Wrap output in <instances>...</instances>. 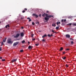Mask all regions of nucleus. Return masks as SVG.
Segmentation results:
<instances>
[{"label": "nucleus", "instance_id": "f257e3e1", "mask_svg": "<svg viewBox=\"0 0 76 76\" xmlns=\"http://www.w3.org/2000/svg\"><path fill=\"white\" fill-rule=\"evenodd\" d=\"M45 16H46V17H47L48 18H53V15H48V14H47L44 13V14L42 15V16L43 17H44Z\"/></svg>", "mask_w": 76, "mask_h": 76}, {"label": "nucleus", "instance_id": "f03ea898", "mask_svg": "<svg viewBox=\"0 0 76 76\" xmlns=\"http://www.w3.org/2000/svg\"><path fill=\"white\" fill-rule=\"evenodd\" d=\"M7 42L8 44H12L13 43V41H12V39L9 38L7 40Z\"/></svg>", "mask_w": 76, "mask_h": 76}, {"label": "nucleus", "instance_id": "7ed1b4c3", "mask_svg": "<svg viewBox=\"0 0 76 76\" xmlns=\"http://www.w3.org/2000/svg\"><path fill=\"white\" fill-rule=\"evenodd\" d=\"M20 35V34H16V36H14V38H18L19 37Z\"/></svg>", "mask_w": 76, "mask_h": 76}, {"label": "nucleus", "instance_id": "20e7f679", "mask_svg": "<svg viewBox=\"0 0 76 76\" xmlns=\"http://www.w3.org/2000/svg\"><path fill=\"white\" fill-rule=\"evenodd\" d=\"M19 44V42H15L14 43L13 45V46L15 47V46H16L17 45H18Z\"/></svg>", "mask_w": 76, "mask_h": 76}, {"label": "nucleus", "instance_id": "39448f33", "mask_svg": "<svg viewBox=\"0 0 76 76\" xmlns=\"http://www.w3.org/2000/svg\"><path fill=\"white\" fill-rule=\"evenodd\" d=\"M50 19V18H48L47 17H45V20H46L45 22H48V20Z\"/></svg>", "mask_w": 76, "mask_h": 76}, {"label": "nucleus", "instance_id": "423d86ee", "mask_svg": "<svg viewBox=\"0 0 76 76\" xmlns=\"http://www.w3.org/2000/svg\"><path fill=\"white\" fill-rule=\"evenodd\" d=\"M17 61V59H13L12 60L11 62L13 63V62H15V61Z\"/></svg>", "mask_w": 76, "mask_h": 76}, {"label": "nucleus", "instance_id": "0eeeda50", "mask_svg": "<svg viewBox=\"0 0 76 76\" xmlns=\"http://www.w3.org/2000/svg\"><path fill=\"white\" fill-rule=\"evenodd\" d=\"M20 36L22 37H23V36H24V33L23 32H22L20 33Z\"/></svg>", "mask_w": 76, "mask_h": 76}, {"label": "nucleus", "instance_id": "6e6552de", "mask_svg": "<svg viewBox=\"0 0 76 76\" xmlns=\"http://www.w3.org/2000/svg\"><path fill=\"white\" fill-rule=\"evenodd\" d=\"M66 38H69L70 37V36L69 34L66 35Z\"/></svg>", "mask_w": 76, "mask_h": 76}, {"label": "nucleus", "instance_id": "1a4fd4ad", "mask_svg": "<svg viewBox=\"0 0 76 76\" xmlns=\"http://www.w3.org/2000/svg\"><path fill=\"white\" fill-rule=\"evenodd\" d=\"M53 35L52 34H51V35L49 34L48 35V36L49 37H53Z\"/></svg>", "mask_w": 76, "mask_h": 76}, {"label": "nucleus", "instance_id": "9d476101", "mask_svg": "<svg viewBox=\"0 0 76 76\" xmlns=\"http://www.w3.org/2000/svg\"><path fill=\"white\" fill-rule=\"evenodd\" d=\"M60 25H58V27H56V29L57 30V29H58V28H59V27H60Z\"/></svg>", "mask_w": 76, "mask_h": 76}, {"label": "nucleus", "instance_id": "9b49d317", "mask_svg": "<svg viewBox=\"0 0 76 76\" xmlns=\"http://www.w3.org/2000/svg\"><path fill=\"white\" fill-rule=\"evenodd\" d=\"M52 26H54V27H56V24L55 23H53L52 24Z\"/></svg>", "mask_w": 76, "mask_h": 76}, {"label": "nucleus", "instance_id": "f8f14e48", "mask_svg": "<svg viewBox=\"0 0 76 76\" xmlns=\"http://www.w3.org/2000/svg\"><path fill=\"white\" fill-rule=\"evenodd\" d=\"M6 39H7V38L6 37L4 39H3V42H5L6 41Z\"/></svg>", "mask_w": 76, "mask_h": 76}, {"label": "nucleus", "instance_id": "ddd939ff", "mask_svg": "<svg viewBox=\"0 0 76 76\" xmlns=\"http://www.w3.org/2000/svg\"><path fill=\"white\" fill-rule=\"evenodd\" d=\"M27 19H29V22H31V21H32V20H31V18H27Z\"/></svg>", "mask_w": 76, "mask_h": 76}, {"label": "nucleus", "instance_id": "4468645a", "mask_svg": "<svg viewBox=\"0 0 76 76\" xmlns=\"http://www.w3.org/2000/svg\"><path fill=\"white\" fill-rule=\"evenodd\" d=\"M46 37H47V34H45L42 36V38H44Z\"/></svg>", "mask_w": 76, "mask_h": 76}, {"label": "nucleus", "instance_id": "2eb2a0df", "mask_svg": "<svg viewBox=\"0 0 76 76\" xmlns=\"http://www.w3.org/2000/svg\"><path fill=\"white\" fill-rule=\"evenodd\" d=\"M63 50V48L62 47H61V48L60 50V51H62V50Z\"/></svg>", "mask_w": 76, "mask_h": 76}, {"label": "nucleus", "instance_id": "dca6fc26", "mask_svg": "<svg viewBox=\"0 0 76 76\" xmlns=\"http://www.w3.org/2000/svg\"><path fill=\"white\" fill-rule=\"evenodd\" d=\"M34 34H31V38H33V37H34Z\"/></svg>", "mask_w": 76, "mask_h": 76}, {"label": "nucleus", "instance_id": "f3484780", "mask_svg": "<svg viewBox=\"0 0 76 76\" xmlns=\"http://www.w3.org/2000/svg\"><path fill=\"white\" fill-rule=\"evenodd\" d=\"M28 48L29 49H30V48H32V46H29L28 47Z\"/></svg>", "mask_w": 76, "mask_h": 76}, {"label": "nucleus", "instance_id": "a211bd4d", "mask_svg": "<svg viewBox=\"0 0 76 76\" xmlns=\"http://www.w3.org/2000/svg\"><path fill=\"white\" fill-rule=\"evenodd\" d=\"M50 31H52L53 32V33H56V32H54V30H50Z\"/></svg>", "mask_w": 76, "mask_h": 76}, {"label": "nucleus", "instance_id": "6ab92c4d", "mask_svg": "<svg viewBox=\"0 0 76 76\" xmlns=\"http://www.w3.org/2000/svg\"><path fill=\"white\" fill-rule=\"evenodd\" d=\"M22 42L23 43H25V41L24 40H23V41H22Z\"/></svg>", "mask_w": 76, "mask_h": 76}, {"label": "nucleus", "instance_id": "aec40b11", "mask_svg": "<svg viewBox=\"0 0 76 76\" xmlns=\"http://www.w3.org/2000/svg\"><path fill=\"white\" fill-rule=\"evenodd\" d=\"M72 23H70L69 24H67V25H69L70 26H71V25H72Z\"/></svg>", "mask_w": 76, "mask_h": 76}, {"label": "nucleus", "instance_id": "412c9836", "mask_svg": "<svg viewBox=\"0 0 76 76\" xmlns=\"http://www.w3.org/2000/svg\"><path fill=\"white\" fill-rule=\"evenodd\" d=\"M72 25H73L74 26H76V24H75V23H72Z\"/></svg>", "mask_w": 76, "mask_h": 76}, {"label": "nucleus", "instance_id": "4be33fe9", "mask_svg": "<svg viewBox=\"0 0 76 76\" xmlns=\"http://www.w3.org/2000/svg\"><path fill=\"white\" fill-rule=\"evenodd\" d=\"M66 58V57H64V58H63V60H65Z\"/></svg>", "mask_w": 76, "mask_h": 76}, {"label": "nucleus", "instance_id": "5701e85b", "mask_svg": "<svg viewBox=\"0 0 76 76\" xmlns=\"http://www.w3.org/2000/svg\"><path fill=\"white\" fill-rule=\"evenodd\" d=\"M45 39H43V40H42V41L43 42H45Z\"/></svg>", "mask_w": 76, "mask_h": 76}, {"label": "nucleus", "instance_id": "b1692460", "mask_svg": "<svg viewBox=\"0 0 76 76\" xmlns=\"http://www.w3.org/2000/svg\"><path fill=\"white\" fill-rule=\"evenodd\" d=\"M71 44H74V42H73V41H71Z\"/></svg>", "mask_w": 76, "mask_h": 76}, {"label": "nucleus", "instance_id": "393cba45", "mask_svg": "<svg viewBox=\"0 0 76 76\" xmlns=\"http://www.w3.org/2000/svg\"><path fill=\"white\" fill-rule=\"evenodd\" d=\"M32 24L33 25H35V23H34V22H32Z\"/></svg>", "mask_w": 76, "mask_h": 76}, {"label": "nucleus", "instance_id": "a878e982", "mask_svg": "<svg viewBox=\"0 0 76 76\" xmlns=\"http://www.w3.org/2000/svg\"><path fill=\"white\" fill-rule=\"evenodd\" d=\"M23 50H20V52H21V53H22V52H23Z\"/></svg>", "mask_w": 76, "mask_h": 76}, {"label": "nucleus", "instance_id": "bb28decb", "mask_svg": "<svg viewBox=\"0 0 76 76\" xmlns=\"http://www.w3.org/2000/svg\"><path fill=\"white\" fill-rule=\"evenodd\" d=\"M66 66L67 67H69V66L67 65V64H66Z\"/></svg>", "mask_w": 76, "mask_h": 76}, {"label": "nucleus", "instance_id": "cd10ccee", "mask_svg": "<svg viewBox=\"0 0 76 76\" xmlns=\"http://www.w3.org/2000/svg\"><path fill=\"white\" fill-rule=\"evenodd\" d=\"M69 50H70L68 48V49H66V51H69Z\"/></svg>", "mask_w": 76, "mask_h": 76}, {"label": "nucleus", "instance_id": "c85d7f7f", "mask_svg": "<svg viewBox=\"0 0 76 76\" xmlns=\"http://www.w3.org/2000/svg\"><path fill=\"white\" fill-rule=\"evenodd\" d=\"M39 22H36V24H39Z\"/></svg>", "mask_w": 76, "mask_h": 76}, {"label": "nucleus", "instance_id": "c756f323", "mask_svg": "<svg viewBox=\"0 0 76 76\" xmlns=\"http://www.w3.org/2000/svg\"><path fill=\"white\" fill-rule=\"evenodd\" d=\"M4 45V43H3V42H1V46H2V45Z\"/></svg>", "mask_w": 76, "mask_h": 76}, {"label": "nucleus", "instance_id": "7c9ffc66", "mask_svg": "<svg viewBox=\"0 0 76 76\" xmlns=\"http://www.w3.org/2000/svg\"><path fill=\"white\" fill-rule=\"evenodd\" d=\"M38 45H39V43H38V44H35V45H36V46H38Z\"/></svg>", "mask_w": 76, "mask_h": 76}, {"label": "nucleus", "instance_id": "2f4dec72", "mask_svg": "<svg viewBox=\"0 0 76 76\" xmlns=\"http://www.w3.org/2000/svg\"><path fill=\"white\" fill-rule=\"evenodd\" d=\"M1 48H2L0 47V51L2 50V49H1Z\"/></svg>", "mask_w": 76, "mask_h": 76}, {"label": "nucleus", "instance_id": "473e14b6", "mask_svg": "<svg viewBox=\"0 0 76 76\" xmlns=\"http://www.w3.org/2000/svg\"><path fill=\"white\" fill-rule=\"evenodd\" d=\"M33 16H36V15L35 14H33Z\"/></svg>", "mask_w": 76, "mask_h": 76}, {"label": "nucleus", "instance_id": "72a5a7b5", "mask_svg": "<svg viewBox=\"0 0 76 76\" xmlns=\"http://www.w3.org/2000/svg\"><path fill=\"white\" fill-rule=\"evenodd\" d=\"M56 23H57V25H58V24H59V23H58V22H57Z\"/></svg>", "mask_w": 76, "mask_h": 76}, {"label": "nucleus", "instance_id": "f704fd0d", "mask_svg": "<svg viewBox=\"0 0 76 76\" xmlns=\"http://www.w3.org/2000/svg\"><path fill=\"white\" fill-rule=\"evenodd\" d=\"M2 61H5V59H2Z\"/></svg>", "mask_w": 76, "mask_h": 76}, {"label": "nucleus", "instance_id": "c9c22d12", "mask_svg": "<svg viewBox=\"0 0 76 76\" xmlns=\"http://www.w3.org/2000/svg\"><path fill=\"white\" fill-rule=\"evenodd\" d=\"M25 10H23V11H22V12H23V13H25Z\"/></svg>", "mask_w": 76, "mask_h": 76}, {"label": "nucleus", "instance_id": "e433bc0d", "mask_svg": "<svg viewBox=\"0 0 76 76\" xmlns=\"http://www.w3.org/2000/svg\"><path fill=\"white\" fill-rule=\"evenodd\" d=\"M66 19H64V22H66Z\"/></svg>", "mask_w": 76, "mask_h": 76}, {"label": "nucleus", "instance_id": "4c0bfd02", "mask_svg": "<svg viewBox=\"0 0 76 76\" xmlns=\"http://www.w3.org/2000/svg\"><path fill=\"white\" fill-rule=\"evenodd\" d=\"M35 16L36 18H38V16L37 15H36Z\"/></svg>", "mask_w": 76, "mask_h": 76}, {"label": "nucleus", "instance_id": "58836bf2", "mask_svg": "<svg viewBox=\"0 0 76 76\" xmlns=\"http://www.w3.org/2000/svg\"><path fill=\"white\" fill-rule=\"evenodd\" d=\"M35 38H34L32 39L33 41H35Z\"/></svg>", "mask_w": 76, "mask_h": 76}, {"label": "nucleus", "instance_id": "ea45409f", "mask_svg": "<svg viewBox=\"0 0 76 76\" xmlns=\"http://www.w3.org/2000/svg\"><path fill=\"white\" fill-rule=\"evenodd\" d=\"M39 17H41V15L39 14Z\"/></svg>", "mask_w": 76, "mask_h": 76}, {"label": "nucleus", "instance_id": "a19ab883", "mask_svg": "<svg viewBox=\"0 0 76 76\" xmlns=\"http://www.w3.org/2000/svg\"><path fill=\"white\" fill-rule=\"evenodd\" d=\"M65 53H66L65 52H64L63 53V54H65Z\"/></svg>", "mask_w": 76, "mask_h": 76}, {"label": "nucleus", "instance_id": "79ce46f5", "mask_svg": "<svg viewBox=\"0 0 76 76\" xmlns=\"http://www.w3.org/2000/svg\"><path fill=\"white\" fill-rule=\"evenodd\" d=\"M64 20H63V19L61 21H62V22H63Z\"/></svg>", "mask_w": 76, "mask_h": 76}, {"label": "nucleus", "instance_id": "37998d69", "mask_svg": "<svg viewBox=\"0 0 76 76\" xmlns=\"http://www.w3.org/2000/svg\"><path fill=\"white\" fill-rule=\"evenodd\" d=\"M46 12H47V13H49V11H46Z\"/></svg>", "mask_w": 76, "mask_h": 76}, {"label": "nucleus", "instance_id": "c03bdc74", "mask_svg": "<svg viewBox=\"0 0 76 76\" xmlns=\"http://www.w3.org/2000/svg\"><path fill=\"white\" fill-rule=\"evenodd\" d=\"M24 10H27V9L25 8V9H24Z\"/></svg>", "mask_w": 76, "mask_h": 76}, {"label": "nucleus", "instance_id": "a18cd8bd", "mask_svg": "<svg viewBox=\"0 0 76 76\" xmlns=\"http://www.w3.org/2000/svg\"><path fill=\"white\" fill-rule=\"evenodd\" d=\"M68 18H69V19H70V18H71V17H68Z\"/></svg>", "mask_w": 76, "mask_h": 76}, {"label": "nucleus", "instance_id": "49530a36", "mask_svg": "<svg viewBox=\"0 0 76 76\" xmlns=\"http://www.w3.org/2000/svg\"><path fill=\"white\" fill-rule=\"evenodd\" d=\"M7 26L8 27H9V25H7Z\"/></svg>", "mask_w": 76, "mask_h": 76}, {"label": "nucleus", "instance_id": "de8ad7c7", "mask_svg": "<svg viewBox=\"0 0 76 76\" xmlns=\"http://www.w3.org/2000/svg\"><path fill=\"white\" fill-rule=\"evenodd\" d=\"M6 28H7V26H6Z\"/></svg>", "mask_w": 76, "mask_h": 76}, {"label": "nucleus", "instance_id": "09e8293b", "mask_svg": "<svg viewBox=\"0 0 76 76\" xmlns=\"http://www.w3.org/2000/svg\"><path fill=\"white\" fill-rule=\"evenodd\" d=\"M58 23L59 24H60V22H59Z\"/></svg>", "mask_w": 76, "mask_h": 76}, {"label": "nucleus", "instance_id": "8fccbe9b", "mask_svg": "<svg viewBox=\"0 0 76 76\" xmlns=\"http://www.w3.org/2000/svg\"><path fill=\"white\" fill-rule=\"evenodd\" d=\"M2 58V57H0V59H1Z\"/></svg>", "mask_w": 76, "mask_h": 76}, {"label": "nucleus", "instance_id": "3c124183", "mask_svg": "<svg viewBox=\"0 0 76 76\" xmlns=\"http://www.w3.org/2000/svg\"><path fill=\"white\" fill-rule=\"evenodd\" d=\"M70 40H72V39L71 38H70Z\"/></svg>", "mask_w": 76, "mask_h": 76}, {"label": "nucleus", "instance_id": "603ef678", "mask_svg": "<svg viewBox=\"0 0 76 76\" xmlns=\"http://www.w3.org/2000/svg\"><path fill=\"white\" fill-rule=\"evenodd\" d=\"M21 28L22 29H23V27H21Z\"/></svg>", "mask_w": 76, "mask_h": 76}, {"label": "nucleus", "instance_id": "864d4df0", "mask_svg": "<svg viewBox=\"0 0 76 76\" xmlns=\"http://www.w3.org/2000/svg\"><path fill=\"white\" fill-rule=\"evenodd\" d=\"M28 44H29L30 42H28Z\"/></svg>", "mask_w": 76, "mask_h": 76}, {"label": "nucleus", "instance_id": "5fc2aeb1", "mask_svg": "<svg viewBox=\"0 0 76 76\" xmlns=\"http://www.w3.org/2000/svg\"><path fill=\"white\" fill-rule=\"evenodd\" d=\"M23 19V18H21V19Z\"/></svg>", "mask_w": 76, "mask_h": 76}, {"label": "nucleus", "instance_id": "6e6d98bb", "mask_svg": "<svg viewBox=\"0 0 76 76\" xmlns=\"http://www.w3.org/2000/svg\"><path fill=\"white\" fill-rule=\"evenodd\" d=\"M39 32H41V31H39Z\"/></svg>", "mask_w": 76, "mask_h": 76}, {"label": "nucleus", "instance_id": "4d7b16f0", "mask_svg": "<svg viewBox=\"0 0 76 76\" xmlns=\"http://www.w3.org/2000/svg\"><path fill=\"white\" fill-rule=\"evenodd\" d=\"M0 23H1V22L0 21Z\"/></svg>", "mask_w": 76, "mask_h": 76}, {"label": "nucleus", "instance_id": "13d9d810", "mask_svg": "<svg viewBox=\"0 0 76 76\" xmlns=\"http://www.w3.org/2000/svg\"><path fill=\"white\" fill-rule=\"evenodd\" d=\"M44 22H46L45 21H44Z\"/></svg>", "mask_w": 76, "mask_h": 76}, {"label": "nucleus", "instance_id": "bf43d9fd", "mask_svg": "<svg viewBox=\"0 0 76 76\" xmlns=\"http://www.w3.org/2000/svg\"><path fill=\"white\" fill-rule=\"evenodd\" d=\"M1 64V63H0V64Z\"/></svg>", "mask_w": 76, "mask_h": 76}, {"label": "nucleus", "instance_id": "052dcab7", "mask_svg": "<svg viewBox=\"0 0 76 76\" xmlns=\"http://www.w3.org/2000/svg\"><path fill=\"white\" fill-rule=\"evenodd\" d=\"M75 34H76V33H75Z\"/></svg>", "mask_w": 76, "mask_h": 76}]
</instances>
